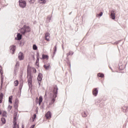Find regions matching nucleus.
<instances>
[{"label": "nucleus", "mask_w": 128, "mask_h": 128, "mask_svg": "<svg viewBox=\"0 0 128 128\" xmlns=\"http://www.w3.org/2000/svg\"><path fill=\"white\" fill-rule=\"evenodd\" d=\"M36 2V0H30V4H34Z\"/></svg>", "instance_id": "58836bf2"}, {"label": "nucleus", "mask_w": 128, "mask_h": 128, "mask_svg": "<svg viewBox=\"0 0 128 128\" xmlns=\"http://www.w3.org/2000/svg\"><path fill=\"white\" fill-rule=\"evenodd\" d=\"M42 102V96H40L39 98V101L36 102V104H38L39 106H40V104Z\"/></svg>", "instance_id": "f3484780"}, {"label": "nucleus", "mask_w": 128, "mask_h": 128, "mask_svg": "<svg viewBox=\"0 0 128 128\" xmlns=\"http://www.w3.org/2000/svg\"><path fill=\"white\" fill-rule=\"evenodd\" d=\"M18 100L16 99L14 102V108L16 110H18Z\"/></svg>", "instance_id": "6e6552de"}, {"label": "nucleus", "mask_w": 128, "mask_h": 128, "mask_svg": "<svg viewBox=\"0 0 128 128\" xmlns=\"http://www.w3.org/2000/svg\"><path fill=\"white\" fill-rule=\"evenodd\" d=\"M44 66L45 70H50V64H46L44 65Z\"/></svg>", "instance_id": "2eb2a0df"}, {"label": "nucleus", "mask_w": 128, "mask_h": 128, "mask_svg": "<svg viewBox=\"0 0 128 128\" xmlns=\"http://www.w3.org/2000/svg\"><path fill=\"white\" fill-rule=\"evenodd\" d=\"M12 106H10V105H9L8 106V110L10 111V110H12Z\"/></svg>", "instance_id": "f704fd0d"}, {"label": "nucleus", "mask_w": 128, "mask_h": 128, "mask_svg": "<svg viewBox=\"0 0 128 128\" xmlns=\"http://www.w3.org/2000/svg\"><path fill=\"white\" fill-rule=\"evenodd\" d=\"M56 95H53L52 99L51 100V102L50 104H54V102H56Z\"/></svg>", "instance_id": "0eeeda50"}, {"label": "nucleus", "mask_w": 128, "mask_h": 128, "mask_svg": "<svg viewBox=\"0 0 128 128\" xmlns=\"http://www.w3.org/2000/svg\"><path fill=\"white\" fill-rule=\"evenodd\" d=\"M2 67L0 66V72L1 74H2Z\"/></svg>", "instance_id": "4c0bfd02"}, {"label": "nucleus", "mask_w": 128, "mask_h": 128, "mask_svg": "<svg viewBox=\"0 0 128 128\" xmlns=\"http://www.w3.org/2000/svg\"><path fill=\"white\" fill-rule=\"evenodd\" d=\"M6 114H7V113H6V111H4V112H2V116H6Z\"/></svg>", "instance_id": "c85d7f7f"}, {"label": "nucleus", "mask_w": 128, "mask_h": 128, "mask_svg": "<svg viewBox=\"0 0 128 128\" xmlns=\"http://www.w3.org/2000/svg\"><path fill=\"white\" fill-rule=\"evenodd\" d=\"M56 50H57L56 46H55L54 48V54H56Z\"/></svg>", "instance_id": "473e14b6"}, {"label": "nucleus", "mask_w": 128, "mask_h": 128, "mask_svg": "<svg viewBox=\"0 0 128 128\" xmlns=\"http://www.w3.org/2000/svg\"><path fill=\"white\" fill-rule=\"evenodd\" d=\"M16 66H20V62H17L16 64Z\"/></svg>", "instance_id": "e433bc0d"}, {"label": "nucleus", "mask_w": 128, "mask_h": 128, "mask_svg": "<svg viewBox=\"0 0 128 128\" xmlns=\"http://www.w3.org/2000/svg\"><path fill=\"white\" fill-rule=\"evenodd\" d=\"M98 88H94L92 90V94L95 96H98Z\"/></svg>", "instance_id": "9b49d317"}, {"label": "nucleus", "mask_w": 128, "mask_h": 128, "mask_svg": "<svg viewBox=\"0 0 128 128\" xmlns=\"http://www.w3.org/2000/svg\"><path fill=\"white\" fill-rule=\"evenodd\" d=\"M13 124H14L13 128H18V122H16V116H14Z\"/></svg>", "instance_id": "7ed1b4c3"}, {"label": "nucleus", "mask_w": 128, "mask_h": 128, "mask_svg": "<svg viewBox=\"0 0 128 128\" xmlns=\"http://www.w3.org/2000/svg\"><path fill=\"white\" fill-rule=\"evenodd\" d=\"M124 68H126L124 65H122V63L119 64V70H124Z\"/></svg>", "instance_id": "4468645a"}, {"label": "nucleus", "mask_w": 128, "mask_h": 128, "mask_svg": "<svg viewBox=\"0 0 128 128\" xmlns=\"http://www.w3.org/2000/svg\"><path fill=\"white\" fill-rule=\"evenodd\" d=\"M45 116L47 120H50L52 118V112L48 111L45 114Z\"/></svg>", "instance_id": "20e7f679"}, {"label": "nucleus", "mask_w": 128, "mask_h": 128, "mask_svg": "<svg viewBox=\"0 0 128 128\" xmlns=\"http://www.w3.org/2000/svg\"><path fill=\"white\" fill-rule=\"evenodd\" d=\"M28 82L29 86H32V76L30 74V67L28 68Z\"/></svg>", "instance_id": "f257e3e1"}, {"label": "nucleus", "mask_w": 128, "mask_h": 128, "mask_svg": "<svg viewBox=\"0 0 128 128\" xmlns=\"http://www.w3.org/2000/svg\"><path fill=\"white\" fill-rule=\"evenodd\" d=\"M38 98H36V100H38Z\"/></svg>", "instance_id": "37998d69"}, {"label": "nucleus", "mask_w": 128, "mask_h": 128, "mask_svg": "<svg viewBox=\"0 0 128 128\" xmlns=\"http://www.w3.org/2000/svg\"><path fill=\"white\" fill-rule=\"evenodd\" d=\"M34 128V125L32 126L30 128Z\"/></svg>", "instance_id": "a19ab883"}, {"label": "nucleus", "mask_w": 128, "mask_h": 128, "mask_svg": "<svg viewBox=\"0 0 128 128\" xmlns=\"http://www.w3.org/2000/svg\"><path fill=\"white\" fill-rule=\"evenodd\" d=\"M126 110H128V107H126V106L123 107V110L124 112H126Z\"/></svg>", "instance_id": "72a5a7b5"}, {"label": "nucleus", "mask_w": 128, "mask_h": 128, "mask_svg": "<svg viewBox=\"0 0 128 128\" xmlns=\"http://www.w3.org/2000/svg\"><path fill=\"white\" fill-rule=\"evenodd\" d=\"M102 14H103L102 12H101L100 14H98L96 15V16H102Z\"/></svg>", "instance_id": "c9c22d12"}, {"label": "nucleus", "mask_w": 128, "mask_h": 128, "mask_svg": "<svg viewBox=\"0 0 128 128\" xmlns=\"http://www.w3.org/2000/svg\"><path fill=\"white\" fill-rule=\"evenodd\" d=\"M4 98V94L2 93H1L0 94V104H2V98Z\"/></svg>", "instance_id": "aec40b11"}, {"label": "nucleus", "mask_w": 128, "mask_h": 128, "mask_svg": "<svg viewBox=\"0 0 128 128\" xmlns=\"http://www.w3.org/2000/svg\"><path fill=\"white\" fill-rule=\"evenodd\" d=\"M33 72H34V74H36V68H33Z\"/></svg>", "instance_id": "ea45409f"}, {"label": "nucleus", "mask_w": 128, "mask_h": 128, "mask_svg": "<svg viewBox=\"0 0 128 128\" xmlns=\"http://www.w3.org/2000/svg\"><path fill=\"white\" fill-rule=\"evenodd\" d=\"M37 80L38 82V84H40V82H42V74H39L38 75V77L37 78Z\"/></svg>", "instance_id": "39448f33"}, {"label": "nucleus", "mask_w": 128, "mask_h": 128, "mask_svg": "<svg viewBox=\"0 0 128 128\" xmlns=\"http://www.w3.org/2000/svg\"><path fill=\"white\" fill-rule=\"evenodd\" d=\"M44 38L47 42H50V33L46 32L45 34Z\"/></svg>", "instance_id": "9d476101"}, {"label": "nucleus", "mask_w": 128, "mask_h": 128, "mask_svg": "<svg viewBox=\"0 0 128 128\" xmlns=\"http://www.w3.org/2000/svg\"><path fill=\"white\" fill-rule=\"evenodd\" d=\"M36 112L38 113V110L36 111Z\"/></svg>", "instance_id": "a18cd8bd"}, {"label": "nucleus", "mask_w": 128, "mask_h": 128, "mask_svg": "<svg viewBox=\"0 0 128 128\" xmlns=\"http://www.w3.org/2000/svg\"><path fill=\"white\" fill-rule=\"evenodd\" d=\"M42 58L43 60H48V56L43 54L42 55Z\"/></svg>", "instance_id": "6ab92c4d"}, {"label": "nucleus", "mask_w": 128, "mask_h": 128, "mask_svg": "<svg viewBox=\"0 0 128 128\" xmlns=\"http://www.w3.org/2000/svg\"><path fill=\"white\" fill-rule=\"evenodd\" d=\"M32 48H33V50H38V46H36V44H34Z\"/></svg>", "instance_id": "7c9ffc66"}, {"label": "nucleus", "mask_w": 128, "mask_h": 128, "mask_svg": "<svg viewBox=\"0 0 128 128\" xmlns=\"http://www.w3.org/2000/svg\"><path fill=\"white\" fill-rule=\"evenodd\" d=\"M0 114H2V111L0 110Z\"/></svg>", "instance_id": "79ce46f5"}, {"label": "nucleus", "mask_w": 128, "mask_h": 128, "mask_svg": "<svg viewBox=\"0 0 128 128\" xmlns=\"http://www.w3.org/2000/svg\"><path fill=\"white\" fill-rule=\"evenodd\" d=\"M40 2V4H46V0H39Z\"/></svg>", "instance_id": "2f4dec72"}, {"label": "nucleus", "mask_w": 128, "mask_h": 128, "mask_svg": "<svg viewBox=\"0 0 128 128\" xmlns=\"http://www.w3.org/2000/svg\"><path fill=\"white\" fill-rule=\"evenodd\" d=\"M12 96H11L8 98V102L10 104H12Z\"/></svg>", "instance_id": "393cba45"}, {"label": "nucleus", "mask_w": 128, "mask_h": 128, "mask_svg": "<svg viewBox=\"0 0 128 128\" xmlns=\"http://www.w3.org/2000/svg\"><path fill=\"white\" fill-rule=\"evenodd\" d=\"M18 58L20 60H24V54L22 52H20Z\"/></svg>", "instance_id": "ddd939ff"}, {"label": "nucleus", "mask_w": 128, "mask_h": 128, "mask_svg": "<svg viewBox=\"0 0 128 128\" xmlns=\"http://www.w3.org/2000/svg\"><path fill=\"white\" fill-rule=\"evenodd\" d=\"M10 50H12L13 54H14V52H16V46L14 45L10 47Z\"/></svg>", "instance_id": "dca6fc26"}, {"label": "nucleus", "mask_w": 128, "mask_h": 128, "mask_svg": "<svg viewBox=\"0 0 128 128\" xmlns=\"http://www.w3.org/2000/svg\"><path fill=\"white\" fill-rule=\"evenodd\" d=\"M25 30H26V32H30V28L28 26H26Z\"/></svg>", "instance_id": "a211bd4d"}, {"label": "nucleus", "mask_w": 128, "mask_h": 128, "mask_svg": "<svg viewBox=\"0 0 128 128\" xmlns=\"http://www.w3.org/2000/svg\"><path fill=\"white\" fill-rule=\"evenodd\" d=\"M58 86H54L53 90V96H58Z\"/></svg>", "instance_id": "423d86ee"}, {"label": "nucleus", "mask_w": 128, "mask_h": 128, "mask_svg": "<svg viewBox=\"0 0 128 128\" xmlns=\"http://www.w3.org/2000/svg\"><path fill=\"white\" fill-rule=\"evenodd\" d=\"M15 86H18V80H16L14 82Z\"/></svg>", "instance_id": "bb28decb"}, {"label": "nucleus", "mask_w": 128, "mask_h": 128, "mask_svg": "<svg viewBox=\"0 0 128 128\" xmlns=\"http://www.w3.org/2000/svg\"><path fill=\"white\" fill-rule=\"evenodd\" d=\"M19 4L20 8H26V2L24 0H19Z\"/></svg>", "instance_id": "f03ea898"}, {"label": "nucleus", "mask_w": 128, "mask_h": 128, "mask_svg": "<svg viewBox=\"0 0 128 128\" xmlns=\"http://www.w3.org/2000/svg\"><path fill=\"white\" fill-rule=\"evenodd\" d=\"M110 16H111L112 20H114L116 18V13H114V10L111 11Z\"/></svg>", "instance_id": "1a4fd4ad"}, {"label": "nucleus", "mask_w": 128, "mask_h": 128, "mask_svg": "<svg viewBox=\"0 0 128 128\" xmlns=\"http://www.w3.org/2000/svg\"><path fill=\"white\" fill-rule=\"evenodd\" d=\"M87 114H86V112H83L82 113V116H83V118H86L87 116Z\"/></svg>", "instance_id": "c756f323"}, {"label": "nucleus", "mask_w": 128, "mask_h": 128, "mask_svg": "<svg viewBox=\"0 0 128 128\" xmlns=\"http://www.w3.org/2000/svg\"><path fill=\"white\" fill-rule=\"evenodd\" d=\"M74 54V52L72 51H70L67 54L66 56H72Z\"/></svg>", "instance_id": "4be33fe9"}, {"label": "nucleus", "mask_w": 128, "mask_h": 128, "mask_svg": "<svg viewBox=\"0 0 128 128\" xmlns=\"http://www.w3.org/2000/svg\"><path fill=\"white\" fill-rule=\"evenodd\" d=\"M98 76L99 78H104V75L102 73H99L98 74Z\"/></svg>", "instance_id": "b1692460"}, {"label": "nucleus", "mask_w": 128, "mask_h": 128, "mask_svg": "<svg viewBox=\"0 0 128 128\" xmlns=\"http://www.w3.org/2000/svg\"><path fill=\"white\" fill-rule=\"evenodd\" d=\"M1 121L2 122L3 124H6V118H2Z\"/></svg>", "instance_id": "cd10ccee"}, {"label": "nucleus", "mask_w": 128, "mask_h": 128, "mask_svg": "<svg viewBox=\"0 0 128 128\" xmlns=\"http://www.w3.org/2000/svg\"><path fill=\"white\" fill-rule=\"evenodd\" d=\"M36 118V114H34V116H32V122H34Z\"/></svg>", "instance_id": "a878e982"}, {"label": "nucleus", "mask_w": 128, "mask_h": 128, "mask_svg": "<svg viewBox=\"0 0 128 128\" xmlns=\"http://www.w3.org/2000/svg\"><path fill=\"white\" fill-rule=\"evenodd\" d=\"M36 64H38V62L40 61V54H36Z\"/></svg>", "instance_id": "412c9836"}, {"label": "nucleus", "mask_w": 128, "mask_h": 128, "mask_svg": "<svg viewBox=\"0 0 128 128\" xmlns=\"http://www.w3.org/2000/svg\"><path fill=\"white\" fill-rule=\"evenodd\" d=\"M17 38L18 40H22V35L20 34H18L17 35Z\"/></svg>", "instance_id": "5701e85b"}, {"label": "nucleus", "mask_w": 128, "mask_h": 128, "mask_svg": "<svg viewBox=\"0 0 128 128\" xmlns=\"http://www.w3.org/2000/svg\"><path fill=\"white\" fill-rule=\"evenodd\" d=\"M20 32L21 34H24L26 32V25H24L22 28L20 29Z\"/></svg>", "instance_id": "f8f14e48"}, {"label": "nucleus", "mask_w": 128, "mask_h": 128, "mask_svg": "<svg viewBox=\"0 0 128 128\" xmlns=\"http://www.w3.org/2000/svg\"><path fill=\"white\" fill-rule=\"evenodd\" d=\"M1 84H2V83Z\"/></svg>", "instance_id": "c03bdc74"}]
</instances>
